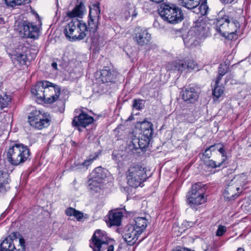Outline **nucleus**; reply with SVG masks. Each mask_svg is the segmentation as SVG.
I'll list each match as a JSON object with an SVG mask.
<instances>
[{
  "instance_id": "obj_26",
  "label": "nucleus",
  "mask_w": 251,
  "mask_h": 251,
  "mask_svg": "<svg viewBox=\"0 0 251 251\" xmlns=\"http://www.w3.org/2000/svg\"><path fill=\"white\" fill-rule=\"evenodd\" d=\"M99 78L102 83L112 82L114 81V76L110 70L103 69L100 72Z\"/></svg>"
},
{
  "instance_id": "obj_20",
  "label": "nucleus",
  "mask_w": 251,
  "mask_h": 251,
  "mask_svg": "<svg viewBox=\"0 0 251 251\" xmlns=\"http://www.w3.org/2000/svg\"><path fill=\"white\" fill-rule=\"evenodd\" d=\"M149 223V219L147 217H138L135 218L130 224L143 233Z\"/></svg>"
},
{
  "instance_id": "obj_18",
  "label": "nucleus",
  "mask_w": 251,
  "mask_h": 251,
  "mask_svg": "<svg viewBox=\"0 0 251 251\" xmlns=\"http://www.w3.org/2000/svg\"><path fill=\"white\" fill-rule=\"evenodd\" d=\"M208 27L206 23L202 21H199L195 24L190 30V34H195L196 36H205L207 34Z\"/></svg>"
},
{
  "instance_id": "obj_48",
  "label": "nucleus",
  "mask_w": 251,
  "mask_h": 251,
  "mask_svg": "<svg viewBox=\"0 0 251 251\" xmlns=\"http://www.w3.org/2000/svg\"><path fill=\"white\" fill-rule=\"evenodd\" d=\"M197 223V220L195 222L192 221H185L183 222V225L186 228H190L192 227L194 225Z\"/></svg>"
},
{
  "instance_id": "obj_9",
  "label": "nucleus",
  "mask_w": 251,
  "mask_h": 251,
  "mask_svg": "<svg viewBox=\"0 0 251 251\" xmlns=\"http://www.w3.org/2000/svg\"><path fill=\"white\" fill-rule=\"evenodd\" d=\"M167 69L180 73L183 72L189 73L193 70L198 69V65L192 59L178 60L169 63L167 65Z\"/></svg>"
},
{
  "instance_id": "obj_43",
  "label": "nucleus",
  "mask_w": 251,
  "mask_h": 251,
  "mask_svg": "<svg viewBox=\"0 0 251 251\" xmlns=\"http://www.w3.org/2000/svg\"><path fill=\"white\" fill-rule=\"evenodd\" d=\"M123 151H114L112 154V159L116 161H120L123 158Z\"/></svg>"
},
{
  "instance_id": "obj_51",
  "label": "nucleus",
  "mask_w": 251,
  "mask_h": 251,
  "mask_svg": "<svg viewBox=\"0 0 251 251\" xmlns=\"http://www.w3.org/2000/svg\"><path fill=\"white\" fill-rule=\"evenodd\" d=\"M238 0H220V1L224 4H231L236 2Z\"/></svg>"
},
{
  "instance_id": "obj_39",
  "label": "nucleus",
  "mask_w": 251,
  "mask_h": 251,
  "mask_svg": "<svg viewBox=\"0 0 251 251\" xmlns=\"http://www.w3.org/2000/svg\"><path fill=\"white\" fill-rule=\"evenodd\" d=\"M204 163L206 166L212 168H216L217 167H220L223 164L222 163H221V162H217L212 159H209L204 160Z\"/></svg>"
},
{
  "instance_id": "obj_54",
  "label": "nucleus",
  "mask_w": 251,
  "mask_h": 251,
  "mask_svg": "<svg viewBox=\"0 0 251 251\" xmlns=\"http://www.w3.org/2000/svg\"><path fill=\"white\" fill-rule=\"evenodd\" d=\"M114 246L113 245H111L108 247L107 251H114Z\"/></svg>"
},
{
  "instance_id": "obj_16",
  "label": "nucleus",
  "mask_w": 251,
  "mask_h": 251,
  "mask_svg": "<svg viewBox=\"0 0 251 251\" xmlns=\"http://www.w3.org/2000/svg\"><path fill=\"white\" fill-rule=\"evenodd\" d=\"M134 36V40L140 46L147 45L151 41V35L147 30L138 28Z\"/></svg>"
},
{
  "instance_id": "obj_4",
  "label": "nucleus",
  "mask_w": 251,
  "mask_h": 251,
  "mask_svg": "<svg viewBox=\"0 0 251 251\" xmlns=\"http://www.w3.org/2000/svg\"><path fill=\"white\" fill-rule=\"evenodd\" d=\"M126 178L129 186L133 188L141 186L147 178L146 168L139 164L131 165L126 172Z\"/></svg>"
},
{
  "instance_id": "obj_49",
  "label": "nucleus",
  "mask_w": 251,
  "mask_h": 251,
  "mask_svg": "<svg viewBox=\"0 0 251 251\" xmlns=\"http://www.w3.org/2000/svg\"><path fill=\"white\" fill-rule=\"evenodd\" d=\"M74 216L78 220L80 221L83 217V213L80 211L75 210Z\"/></svg>"
},
{
  "instance_id": "obj_40",
  "label": "nucleus",
  "mask_w": 251,
  "mask_h": 251,
  "mask_svg": "<svg viewBox=\"0 0 251 251\" xmlns=\"http://www.w3.org/2000/svg\"><path fill=\"white\" fill-rule=\"evenodd\" d=\"M213 95L217 99L220 98L224 93L223 87L221 86L216 85L213 90Z\"/></svg>"
},
{
  "instance_id": "obj_5",
  "label": "nucleus",
  "mask_w": 251,
  "mask_h": 251,
  "mask_svg": "<svg viewBox=\"0 0 251 251\" xmlns=\"http://www.w3.org/2000/svg\"><path fill=\"white\" fill-rule=\"evenodd\" d=\"M158 11L161 18L170 24H177L183 19L181 8L173 4H162Z\"/></svg>"
},
{
  "instance_id": "obj_30",
  "label": "nucleus",
  "mask_w": 251,
  "mask_h": 251,
  "mask_svg": "<svg viewBox=\"0 0 251 251\" xmlns=\"http://www.w3.org/2000/svg\"><path fill=\"white\" fill-rule=\"evenodd\" d=\"M100 15V3H97L92 5L90 7L89 17L90 18H94L99 19Z\"/></svg>"
},
{
  "instance_id": "obj_58",
  "label": "nucleus",
  "mask_w": 251,
  "mask_h": 251,
  "mask_svg": "<svg viewBox=\"0 0 251 251\" xmlns=\"http://www.w3.org/2000/svg\"><path fill=\"white\" fill-rule=\"evenodd\" d=\"M4 23V21L2 18H0V24Z\"/></svg>"
},
{
  "instance_id": "obj_31",
  "label": "nucleus",
  "mask_w": 251,
  "mask_h": 251,
  "mask_svg": "<svg viewBox=\"0 0 251 251\" xmlns=\"http://www.w3.org/2000/svg\"><path fill=\"white\" fill-rule=\"evenodd\" d=\"M98 157V155H95L92 158H89L85 160L82 163L76 165V169H87L88 167L93 163V161Z\"/></svg>"
},
{
  "instance_id": "obj_19",
  "label": "nucleus",
  "mask_w": 251,
  "mask_h": 251,
  "mask_svg": "<svg viewBox=\"0 0 251 251\" xmlns=\"http://www.w3.org/2000/svg\"><path fill=\"white\" fill-rule=\"evenodd\" d=\"M153 125L151 122L143 121L141 124L140 136L151 141L153 134Z\"/></svg>"
},
{
  "instance_id": "obj_1",
  "label": "nucleus",
  "mask_w": 251,
  "mask_h": 251,
  "mask_svg": "<svg viewBox=\"0 0 251 251\" xmlns=\"http://www.w3.org/2000/svg\"><path fill=\"white\" fill-rule=\"evenodd\" d=\"M31 92L38 99L45 100L47 103H51L58 99L60 88L49 81H42L39 82Z\"/></svg>"
},
{
  "instance_id": "obj_55",
  "label": "nucleus",
  "mask_w": 251,
  "mask_h": 251,
  "mask_svg": "<svg viewBox=\"0 0 251 251\" xmlns=\"http://www.w3.org/2000/svg\"><path fill=\"white\" fill-rule=\"evenodd\" d=\"M51 66L52 67V68L53 69H54L55 70H57V64L56 63V62H53L52 64H51Z\"/></svg>"
},
{
  "instance_id": "obj_33",
  "label": "nucleus",
  "mask_w": 251,
  "mask_h": 251,
  "mask_svg": "<svg viewBox=\"0 0 251 251\" xmlns=\"http://www.w3.org/2000/svg\"><path fill=\"white\" fill-rule=\"evenodd\" d=\"M12 59L16 60L19 64L24 65L26 64L27 57L24 54L17 53L12 55Z\"/></svg>"
},
{
  "instance_id": "obj_37",
  "label": "nucleus",
  "mask_w": 251,
  "mask_h": 251,
  "mask_svg": "<svg viewBox=\"0 0 251 251\" xmlns=\"http://www.w3.org/2000/svg\"><path fill=\"white\" fill-rule=\"evenodd\" d=\"M199 9L201 15H205L208 11V6L207 4L206 0H201L200 4Z\"/></svg>"
},
{
  "instance_id": "obj_25",
  "label": "nucleus",
  "mask_w": 251,
  "mask_h": 251,
  "mask_svg": "<svg viewBox=\"0 0 251 251\" xmlns=\"http://www.w3.org/2000/svg\"><path fill=\"white\" fill-rule=\"evenodd\" d=\"M85 6L82 2L76 5L73 10L67 13L68 17L70 18L81 17L84 13Z\"/></svg>"
},
{
  "instance_id": "obj_7",
  "label": "nucleus",
  "mask_w": 251,
  "mask_h": 251,
  "mask_svg": "<svg viewBox=\"0 0 251 251\" xmlns=\"http://www.w3.org/2000/svg\"><path fill=\"white\" fill-rule=\"evenodd\" d=\"M15 26L22 38L37 39L38 37L39 28L32 23L27 20L16 22Z\"/></svg>"
},
{
  "instance_id": "obj_15",
  "label": "nucleus",
  "mask_w": 251,
  "mask_h": 251,
  "mask_svg": "<svg viewBox=\"0 0 251 251\" xmlns=\"http://www.w3.org/2000/svg\"><path fill=\"white\" fill-rule=\"evenodd\" d=\"M94 122L93 117L84 112H81L78 116L74 117L72 122V125L74 126L86 127Z\"/></svg>"
},
{
  "instance_id": "obj_44",
  "label": "nucleus",
  "mask_w": 251,
  "mask_h": 251,
  "mask_svg": "<svg viewBox=\"0 0 251 251\" xmlns=\"http://www.w3.org/2000/svg\"><path fill=\"white\" fill-rule=\"evenodd\" d=\"M228 67L226 64H220L218 69V74L221 75H224L227 71Z\"/></svg>"
},
{
  "instance_id": "obj_17",
  "label": "nucleus",
  "mask_w": 251,
  "mask_h": 251,
  "mask_svg": "<svg viewBox=\"0 0 251 251\" xmlns=\"http://www.w3.org/2000/svg\"><path fill=\"white\" fill-rule=\"evenodd\" d=\"M228 20V15H225L223 18L217 19L216 23V30L224 36L229 34Z\"/></svg>"
},
{
  "instance_id": "obj_27",
  "label": "nucleus",
  "mask_w": 251,
  "mask_h": 251,
  "mask_svg": "<svg viewBox=\"0 0 251 251\" xmlns=\"http://www.w3.org/2000/svg\"><path fill=\"white\" fill-rule=\"evenodd\" d=\"M201 0H178L179 4L188 9H193L200 5Z\"/></svg>"
},
{
  "instance_id": "obj_42",
  "label": "nucleus",
  "mask_w": 251,
  "mask_h": 251,
  "mask_svg": "<svg viewBox=\"0 0 251 251\" xmlns=\"http://www.w3.org/2000/svg\"><path fill=\"white\" fill-rule=\"evenodd\" d=\"M144 107L143 100H134L133 101V107L136 110H140Z\"/></svg>"
},
{
  "instance_id": "obj_29",
  "label": "nucleus",
  "mask_w": 251,
  "mask_h": 251,
  "mask_svg": "<svg viewBox=\"0 0 251 251\" xmlns=\"http://www.w3.org/2000/svg\"><path fill=\"white\" fill-rule=\"evenodd\" d=\"M104 183V181L98 180L97 179H93V178L90 177L89 180V188L94 191L98 192L100 189H101Z\"/></svg>"
},
{
  "instance_id": "obj_50",
  "label": "nucleus",
  "mask_w": 251,
  "mask_h": 251,
  "mask_svg": "<svg viewBox=\"0 0 251 251\" xmlns=\"http://www.w3.org/2000/svg\"><path fill=\"white\" fill-rule=\"evenodd\" d=\"M221 144H222L221 143L214 144V145H212L209 146V147L210 148V150H211L213 152V151H215L216 150L218 151V147H217V146H218V145H221Z\"/></svg>"
},
{
  "instance_id": "obj_11",
  "label": "nucleus",
  "mask_w": 251,
  "mask_h": 251,
  "mask_svg": "<svg viewBox=\"0 0 251 251\" xmlns=\"http://www.w3.org/2000/svg\"><path fill=\"white\" fill-rule=\"evenodd\" d=\"M108 244V240L106 233L104 231L97 229L92 237V243L90 247L93 251H101L102 245Z\"/></svg>"
},
{
  "instance_id": "obj_8",
  "label": "nucleus",
  "mask_w": 251,
  "mask_h": 251,
  "mask_svg": "<svg viewBox=\"0 0 251 251\" xmlns=\"http://www.w3.org/2000/svg\"><path fill=\"white\" fill-rule=\"evenodd\" d=\"M201 187V183H196L192 186L191 190L188 192L187 196V203L190 207L195 208L205 202L203 191Z\"/></svg>"
},
{
  "instance_id": "obj_47",
  "label": "nucleus",
  "mask_w": 251,
  "mask_h": 251,
  "mask_svg": "<svg viewBox=\"0 0 251 251\" xmlns=\"http://www.w3.org/2000/svg\"><path fill=\"white\" fill-rule=\"evenodd\" d=\"M75 210L74 208L69 207L66 210L65 213L68 216H74Z\"/></svg>"
},
{
  "instance_id": "obj_46",
  "label": "nucleus",
  "mask_w": 251,
  "mask_h": 251,
  "mask_svg": "<svg viewBox=\"0 0 251 251\" xmlns=\"http://www.w3.org/2000/svg\"><path fill=\"white\" fill-rule=\"evenodd\" d=\"M212 151L210 150L209 147L207 148L202 154V157L204 158L209 159L212 156Z\"/></svg>"
},
{
  "instance_id": "obj_10",
  "label": "nucleus",
  "mask_w": 251,
  "mask_h": 251,
  "mask_svg": "<svg viewBox=\"0 0 251 251\" xmlns=\"http://www.w3.org/2000/svg\"><path fill=\"white\" fill-rule=\"evenodd\" d=\"M17 233L13 232L8 237L5 238L0 244V251H25L24 239L20 238L19 240L20 248L16 249L13 244V239L17 240Z\"/></svg>"
},
{
  "instance_id": "obj_28",
  "label": "nucleus",
  "mask_w": 251,
  "mask_h": 251,
  "mask_svg": "<svg viewBox=\"0 0 251 251\" xmlns=\"http://www.w3.org/2000/svg\"><path fill=\"white\" fill-rule=\"evenodd\" d=\"M183 41L185 45L189 48H194L198 44L199 42L197 40L196 35L190 34V31L188 35L183 39Z\"/></svg>"
},
{
  "instance_id": "obj_24",
  "label": "nucleus",
  "mask_w": 251,
  "mask_h": 251,
  "mask_svg": "<svg viewBox=\"0 0 251 251\" xmlns=\"http://www.w3.org/2000/svg\"><path fill=\"white\" fill-rule=\"evenodd\" d=\"M106 170L101 167H97L91 173L90 177L104 182L106 178Z\"/></svg>"
},
{
  "instance_id": "obj_56",
  "label": "nucleus",
  "mask_w": 251,
  "mask_h": 251,
  "mask_svg": "<svg viewBox=\"0 0 251 251\" xmlns=\"http://www.w3.org/2000/svg\"><path fill=\"white\" fill-rule=\"evenodd\" d=\"M190 251V250L188 249L184 248V249H179V250H176V251Z\"/></svg>"
},
{
  "instance_id": "obj_14",
  "label": "nucleus",
  "mask_w": 251,
  "mask_h": 251,
  "mask_svg": "<svg viewBox=\"0 0 251 251\" xmlns=\"http://www.w3.org/2000/svg\"><path fill=\"white\" fill-rule=\"evenodd\" d=\"M228 24L229 27V34L227 37L229 39H232L235 36V32L240 27L239 22V16L235 13H232L230 15H228Z\"/></svg>"
},
{
  "instance_id": "obj_23",
  "label": "nucleus",
  "mask_w": 251,
  "mask_h": 251,
  "mask_svg": "<svg viewBox=\"0 0 251 251\" xmlns=\"http://www.w3.org/2000/svg\"><path fill=\"white\" fill-rule=\"evenodd\" d=\"M8 174L0 171V193H4L10 188L9 183L10 181Z\"/></svg>"
},
{
  "instance_id": "obj_38",
  "label": "nucleus",
  "mask_w": 251,
  "mask_h": 251,
  "mask_svg": "<svg viewBox=\"0 0 251 251\" xmlns=\"http://www.w3.org/2000/svg\"><path fill=\"white\" fill-rule=\"evenodd\" d=\"M7 6L14 7L16 5H21L24 4L26 1H29L30 0H4Z\"/></svg>"
},
{
  "instance_id": "obj_12",
  "label": "nucleus",
  "mask_w": 251,
  "mask_h": 251,
  "mask_svg": "<svg viewBox=\"0 0 251 251\" xmlns=\"http://www.w3.org/2000/svg\"><path fill=\"white\" fill-rule=\"evenodd\" d=\"M141 234L142 233L136 229L135 226L130 224L126 227L123 238L128 245L132 246L136 243Z\"/></svg>"
},
{
  "instance_id": "obj_34",
  "label": "nucleus",
  "mask_w": 251,
  "mask_h": 251,
  "mask_svg": "<svg viewBox=\"0 0 251 251\" xmlns=\"http://www.w3.org/2000/svg\"><path fill=\"white\" fill-rule=\"evenodd\" d=\"M128 149L132 153L134 152V150L136 151L137 150L140 149L139 139H138V138L132 139L128 145Z\"/></svg>"
},
{
  "instance_id": "obj_35",
  "label": "nucleus",
  "mask_w": 251,
  "mask_h": 251,
  "mask_svg": "<svg viewBox=\"0 0 251 251\" xmlns=\"http://www.w3.org/2000/svg\"><path fill=\"white\" fill-rule=\"evenodd\" d=\"M218 151L221 154V161H220L223 164L227 159V153L225 149V147L223 144L222 143L221 145H218Z\"/></svg>"
},
{
  "instance_id": "obj_21",
  "label": "nucleus",
  "mask_w": 251,
  "mask_h": 251,
  "mask_svg": "<svg viewBox=\"0 0 251 251\" xmlns=\"http://www.w3.org/2000/svg\"><path fill=\"white\" fill-rule=\"evenodd\" d=\"M198 98V93L193 87L186 88L183 93L182 99L188 103H195Z\"/></svg>"
},
{
  "instance_id": "obj_22",
  "label": "nucleus",
  "mask_w": 251,
  "mask_h": 251,
  "mask_svg": "<svg viewBox=\"0 0 251 251\" xmlns=\"http://www.w3.org/2000/svg\"><path fill=\"white\" fill-rule=\"evenodd\" d=\"M123 213L121 211H115L110 212L108 222L110 226H118L120 225Z\"/></svg>"
},
{
  "instance_id": "obj_36",
  "label": "nucleus",
  "mask_w": 251,
  "mask_h": 251,
  "mask_svg": "<svg viewBox=\"0 0 251 251\" xmlns=\"http://www.w3.org/2000/svg\"><path fill=\"white\" fill-rule=\"evenodd\" d=\"M99 19L90 18L88 21V28L93 32H95L98 28V23Z\"/></svg>"
},
{
  "instance_id": "obj_32",
  "label": "nucleus",
  "mask_w": 251,
  "mask_h": 251,
  "mask_svg": "<svg viewBox=\"0 0 251 251\" xmlns=\"http://www.w3.org/2000/svg\"><path fill=\"white\" fill-rule=\"evenodd\" d=\"M11 101L9 96L2 93L0 94V107L1 109L7 107Z\"/></svg>"
},
{
  "instance_id": "obj_6",
  "label": "nucleus",
  "mask_w": 251,
  "mask_h": 251,
  "mask_svg": "<svg viewBox=\"0 0 251 251\" xmlns=\"http://www.w3.org/2000/svg\"><path fill=\"white\" fill-rule=\"evenodd\" d=\"M28 122L31 126L36 129H42L50 125V117L47 113L34 109L29 113Z\"/></svg>"
},
{
  "instance_id": "obj_3",
  "label": "nucleus",
  "mask_w": 251,
  "mask_h": 251,
  "mask_svg": "<svg viewBox=\"0 0 251 251\" xmlns=\"http://www.w3.org/2000/svg\"><path fill=\"white\" fill-rule=\"evenodd\" d=\"M87 29L85 23L75 19L66 26L64 33L66 37L71 41L80 40L86 37Z\"/></svg>"
},
{
  "instance_id": "obj_52",
  "label": "nucleus",
  "mask_w": 251,
  "mask_h": 251,
  "mask_svg": "<svg viewBox=\"0 0 251 251\" xmlns=\"http://www.w3.org/2000/svg\"><path fill=\"white\" fill-rule=\"evenodd\" d=\"M223 75H220L218 74V76L216 80V81H215V85H219L220 82V80L222 77Z\"/></svg>"
},
{
  "instance_id": "obj_13",
  "label": "nucleus",
  "mask_w": 251,
  "mask_h": 251,
  "mask_svg": "<svg viewBox=\"0 0 251 251\" xmlns=\"http://www.w3.org/2000/svg\"><path fill=\"white\" fill-rule=\"evenodd\" d=\"M235 179V177L230 181L224 193L225 199L228 201L233 200L237 197L238 191L240 190V187L236 183Z\"/></svg>"
},
{
  "instance_id": "obj_45",
  "label": "nucleus",
  "mask_w": 251,
  "mask_h": 251,
  "mask_svg": "<svg viewBox=\"0 0 251 251\" xmlns=\"http://www.w3.org/2000/svg\"><path fill=\"white\" fill-rule=\"evenodd\" d=\"M226 230L227 228L226 226H219L216 232V235L218 236H222L226 231Z\"/></svg>"
},
{
  "instance_id": "obj_57",
  "label": "nucleus",
  "mask_w": 251,
  "mask_h": 251,
  "mask_svg": "<svg viewBox=\"0 0 251 251\" xmlns=\"http://www.w3.org/2000/svg\"><path fill=\"white\" fill-rule=\"evenodd\" d=\"M158 24H158V23L157 21H155V22H154V24H153V25H154L155 26H156H156H157V25H158Z\"/></svg>"
},
{
  "instance_id": "obj_53",
  "label": "nucleus",
  "mask_w": 251,
  "mask_h": 251,
  "mask_svg": "<svg viewBox=\"0 0 251 251\" xmlns=\"http://www.w3.org/2000/svg\"><path fill=\"white\" fill-rule=\"evenodd\" d=\"M129 13V14H131V16L132 17H135L137 15V13L135 10L134 11V13H133V8L130 9Z\"/></svg>"
},
{
  "instance_id": "obj_2",
  "label": "nucleus",
  "mask_w": 251,
  "mask_h": 251,
  "mask_svg": "<svg viewBox=\"0 0 251 251\" xmlns=\"http://www.w3.org/2000/svg\"><path fill=\"white\" fill-rule=\"evenodd\" d=\"M30 155L29 149L23 144H14L9 147L7 151L8 161L14 166L23 164Z\"/></svg>"
},
{
  "instance_id": "obj_41",
  "label": "nucleus",
  "mask_w": 251,
  "mask_h": 251,
  "mask_svg": "<svg viewBox=\"0 0 251 251\" xmlns=\"http://www.w3.org/2000/svg\"><path fill=\"white\" fill-rule=\"evenodd\" d=\"M138 139H139L140 149H145L148 146L150 142V140L145 139L143 137H141V136L138 138Z\"/></svg>"
}]
</instances>
